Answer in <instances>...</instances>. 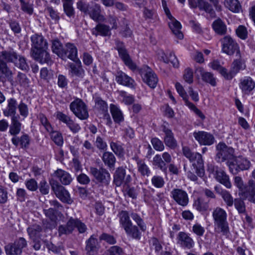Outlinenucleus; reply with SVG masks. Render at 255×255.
<instances>
[{
    "mask_svg": "<svg viewBox=\"0 0 255 255\" xmlns=\"http://www.w3.org/2000/svg\"><path fill=\"white\" fill-rule=\"evenodd\" d=\"M32 57L41 64L51 62L50 54L47 51L48 43L41 35L34 34L31 37Z\"/></svg>",
    "mask_w": 255,
    "mask_h": 255,
    "instance_id": "f257e3e1",
    "label": "nucleus"
},
{
    "mask_svg": "<svg viewBox=\"0 0 255 255\" xmlns=\"http://www.w3.org/2000/svg\"><path fill=\"white\" fill-rule=\"evenodd\" d=\"M212 217L215 232L223 236H229L230 232L226 211L221 207H216L212 212Z\"/></svg>",
    "mask_w": 255,
    "mask_h": 255,
    "instance_id": "f03ea898",
    "label": "nucleus"
},
{
    "mask_svg": "<svg viewBox=\"0 0 255 255\" xmlns=\"http://www.w3.org/2000/svg\"><path fill=\"white\" fill-rule=\"evenodd\" d=\"M183 155L187 158L190 162H193L192 167L196 170V173L199 177H203L205 175L204 161L201 154L197 152H193L187 146L182 148Z\"/></svg>",
    "mask_w": 255,
    "mask_h": 255,
    "instance_id": "7ed1b4c3",
    "label": "nucleus"
},
{
    "mask_svg": "<svg viewBox=\"0 0 255 255\" xmlns=\"http://www.w3.org/2000/svg\"><path fill=\"white\" fill-rule=\"evenodd\" d=\"M216 153L215 160L217 162L222 163L226 161H232L236 157L235 150L231 146H228L225 143L219 142L216 146Z\"/></svg>",
    "mask_w": 255,
    "mask_h": 255,
    "instance_id": "20e7f679",
    "label": "nucleus"
},
{
    "mask_svg": "<svg viewBox=\"0 0 255 255\" xmlns=\"http://www.w3.org/2000/svg\"><path fill=\"white\" fill-rule=\"evenodd\" d=\"M75 228H77L79 233H84L87 230L85 224L77 218L71 217L66 225H60L58 227V234L60 237L63 235L71 234Z\"/></svg>",
    "mask_w": 255,
    "mask_h": 255,
    "instance_id": "39448f33",
    "label": "nucleus"
},
{
    "mask_svg": "<svg viewBox=\"0 0 255 255\" xmlns=\"http://www.w3.org/2000/svg\"><path fill=\"white\" fill-rule=\"evenodd\" d=\"M227 166L230 172L233 174L236 175L241 171L249 170L251 168L252 164L247 158L236 156L232 161H229L227 163Z\"/></svg>",
    "mask_w": 255,
    "mask_h": 255,
    "instance_id": "423d86ee",
    "label": "nucleus"
},
{
    "mask_svg": "<svg viewBox=\"0 0 255 255\" xmlns=\"http://www.w3.org/2000/svg\"><path fill=\"white\" fill-rule=\"evenodd\" d=\"M208 171L214 174L216 180L224 185L227 188L231 189L232 187L229 176L226 172L218 166L210 164L208 166Z\"/></svg>",
    "mask_w": 255,
    "mask_h": 255,
    "instance_id": "0eeeda50",
    "label": "nucleus"
},
{
    "mask_svg": "<svg viewBox=\"0 0 255 255\" xmlns=\"http://www.w3.org/2000/svg\"><path fill=\"white\" fill-rule=\"evenodd\" d=\"M26 240L22 237L15 240L5 246L4 251L6 255H21L23 249L27 247Z\"/></svg>",
    "mask_w": 255,
    "mask_h": 255,
    "instance_id": "6e6552de",
    "label": "nucleus"
},
{
    "mask_svg": "<svg viewBox=\"0 0 255 255\" xmlns=\"http://www.w3.org/2000/svg\"><path fill=\"white\" fill-rule=\"evenodd\" d=\"M50 184L52 191L55 193L56 196L59 198L62 202L71 204L73 200L70 197L69 192L57 181L54 180H50Z\"/></svg>",
    "mask_w": 255,
    "mask_h": 255,
    "instance_id": "1a4fd4ad",
    "label": "nucleus"
},
{
    "mask_svg": "<svg viewBox=\"0 0 255 255\" xmlns=\"http://www.w3.org/2000/svg\"><path fill=\"white\" fill-rule=\"evenodd\" d=\"M222 51L229 55H231L236 53L237 57H241L238 44L230 36H225L222 40Z\"/></svg>",
    "mask_w": 255,
    "mask_h": 255,
    "instance_id": "9d476101",
    "label": "nucleus"
},
{
    "mask_svg": "<svg viewBox=\"0 0 255 255\" xmlns=\"http://www.w3.org/2000/svg\"><path fill=\"white\" fill-rule=\"evenodd\" d=\"M90 173L98 183L103 186H108L111 181V175L105 168L91 167Z\"/></svg>",
    "mask_w": 255,
    "mask_h": 255,
    "instance_id": "9b49d317",
    "label": "nucleus"
},
{
    "mask_svg": "<svg viewBox=\"0 0 255 255\" xmlns=\"http://www.w3.org/2000/svg\"><path fill=\"white\" fill-rule=\"evenodd\" d=\"M171 197L175 203L182 207H186L189 202L187 192L180 188H174L171 191Z\"/></svg>",
    "mask_w": 255,
    "mask_h": 255,
    "instance_id": "f8f14e48",
    "label": "nucleus"
},
{
    "mask_svg": "<svg viewBox=\"0 0 255 255\" xmlns=\"http://www.w3.org/2000/svg\"><path fill=\"white\" fill-rule=\"evenodd\" d=\"M141 76L144 82L150 88L154 89L156 87L158 80L156 75L149 67L144 68L141 72Z\"/></svg>",
    "mask_w": 255,
    "mask_h": 255,
    "instance_id": "ddd939ff",
    "label": "nucleus"
},
{
    "mask_svg": "<svg viewBox=\"0 0 255 255\" xmlns=\"http://www.w3.org/2000/svg\"><path fill=\"white\" fill-rule=\"evenodd\" d=\"M240 194L250 202L255 203V181L250 179Z\"/></svg>",
    "mask_w": 255,
    "mask_h": 255,
    "instance_id": "4468645a",
    "label": "nucleus"
},
{
    "mask_svg": "<svg viewBox=\"0 0 255 255\" xmlns=\"http://www.w3.org/2000/svg\"><path fill=\"white\" fill-rule=\"evenodd\" d=\"M193 135L201 145H211L214 143L215 140L212 134L203 131L195 132Z\"/></svg>",
    "mask_w": 255,
    "mask_h": 255,
    "instance_id": "2eb2a0df",
    "label": "nucleus"
},
{
    "mask_svg": "<svg viewBox=\"0 0 255 255\" xmlns=\"http://www.w3.org/2000/svg\"><path fill=\"white\" fill-rule=\"evenodd\" d=\"M177 243L184 249H190L194 246V242L190 235L183 232L178 233L177 237Z\"/></svg>",
    "mask_w": 255,
    "mask_h": 255,
    "instance_id": "dca6fc26",
    "label": "nucleus"
},
{
    "mask_svg": "<svg viewBox=\"0 0 255 255\" xmlns=\"http://www.w3.org/2000/svg\"><path fill=\"white\" fill-rule=\"evenodd\" d=\"M65 55L61 57V59L66 60V58H69L71 60L76 62L78 58V50L76 46L72 43H67L64 47V50L63 51Z\"/></svg>",
    "mask_w": 255,
    "mask_h": 255,
    "instance_id": "f3484780",
    "label": "nucleus"
},
{
    "mask_svg": "<svg viewBox=\"0 0 255 255\" xmlns=\"http://www.w3.org/2000/svg\"><path fill=\"white\" fill-rule=\"evenodd\" d=\"M116 80L118 84L131 88H134L135 86L134 80L122 71L117 73Z\"/></svg>",
    "mask_w": 255,
    "mask_h": 255,
    "instance_id": "a211bd4d",
    "label": "nucleus"
},
{
    "mask_svg": "<svg viewBox=\"0 0 255 255\" xmlns=\"http://www.w3.org/2000/svg\"><path fill=\"white\" fill-rule=\"evenodd\" d=\"M162 131L165 134L164 142L166 146L172 149H174L177 146V142L171 130L166 128L165 126H163Z\"/></svg>",
    "mask_w": 255,
    "mask_h": 255,
    "instance_id": "6ab92c4d",
    "label": "nucleus"
},
{
    "mask_svg": "<svg viewBox=\"0 0 255 255\" xmlns=\"http://www.w3.org/2000/svg\"><path fill=\"white\" fill-rule=\"evenodd\" d=\"M238 59L235 60L233 62L231 70L228 75L231 76L228 79H232L241 70H244L246 68L245 61L243 59L242 55L241 57H237Z\"/></svg>",
    "mask_w": 255,
    "mask_h": 255,
    "instance_id": "aec40b11",
    "label": "nucleus"
},
{
    "mask_svg": "<svg viewBox=\"0 0 255 255\" xmlns=\"http://www.w3.org/2000/svg\"><path fill=\"white\" fill-rule=\"evenodd\" d=\"M239 87L244 94L249 95L254 89L255 82L251 77H246L241 80Z\"/></svg>",
    "mask_w": 255,
    "mask_h": 255,
    "instance_id": "412c9836",
    "label": "nucleus"
},
{
    "mask_svg": "<svg viewBox=\"0 0 255 255\" xmlns=\"http://www.w3.org/2000/svg\"><path fill=\"white\" fill-rule=\"evenodd\" d=\"M169 21L168 25L173 34L179 39L183 38V34L181 31V24L171 15V17L167 16Z\"/></svg>",
    "mask_w": 255,
    "mask_h": 255,
    "instance_id": "4be33fe9",
    "label": "nucleus"
},
{
    "mask_svg": "<svg viewBox=\"0 0 255 255\" xmlns=\"http://www.w3.org/2000/svg\"><path fill=\"white\" fill-rule=\"evenodd\" d=\"M76 62L78 63L77 66L71 62L68 63L67 66L70 68L69 75L72 77L76 76L83 78L85 75V71L82 67L81 62L79 59H77Z\"/></svg>",
    "mask_w": 255,
    "mask_h": 255,
    "instance_id": "5701e85b",
    "label": "nucleus"
},
{
    "mask_svg": "<svg viewBox=\"0 0 255 255\" xmlns=\"http://www.w3.org/2000/svg\"><path fill=\"white\" fill-rule=\"evenodd\" d=\"M214 189L222 197L227 207H232L233 205L234 200L229 191L222 188L220 186H216Z\"/></svg>",
    "mask_w": 255,
    "mask_h": 255,
    "instance_id": "b1692460",
    "label": "nucleus"
},
{
    "mask_svg": "<svg viewBox=\"0 0 255 255\" xmlns=\"http://www.w3.org/2000/svg\"><path fill=\"white\" fill-rule=\"evenodd\" d=\"M175 87L177 93L182 98L183 100L185 101V105L189 107V109L190 110L193 111L194 112H199L197 111V109L195 105L188 101V94L185 91L183 87L181 85V84L178 82H177L175 85Z\"/></svg>",
    "mask_w": 255,
    "mask_h": 255,
    "instance_id": "393cba45",
    "label": "nucleus"
},
{
    "mask_svg": "<svg viewBox=\"0 0 255 255\" xmlns=\"http://www.w3.org/2000/svg\"><path fill=\"white\" fill-rule=\"evenodd\" d=\"M101 6L98 4H95L92 7H90L88 15L94 21H104L105 17L101 14Z\"/></svg>",
    "mask_w": 255,
    "mask_h": 255,
    "instance_id": "a878e982",
    "label": "nucleus"
},
{
    "mask_svg": "<svg viewBox=\"0 0 255 255\" xmlns=\"http://www.w3.org/2000/svg\"><path fill=\"white\" fill-rule=\"evenodd\" d=\"M54 176L58 178L61 183L64 185H67L71 183L72 181V178L70 174L67 172L58 169L54 173Z\"/></svg>",
    "mask_w": 255,
    "mask_h": 255,
    "instance_id": "bb28decb",
    "label": "nucleus"
},
{
    "mask_svg": "<svg viewBox=\"0 0 255 255\" xmlns=\"http://www.w3.org/2000/svg\"><path fill=\"white\" fill-rule=\"evenodd\" d=\"M118 52L119 56L127 66L132 71L136 70V64L130 59L125 48L120 50Z\"/></svg>",
    "mask_w": 255,
    "mask_h": 255,
    "instance_id": "cd10ccee",
    "label": "nucleus"
},
{
    "mask_svg": "<svg viewBox=\"0 0 255 255\" xmlns=\"http://www.w3.org/2000/svg\"><path fill=\"white\" fill-rule=\"evenodd\" d=\"M98 240L92 235L86 241V250L89 255H94L98 250Z\"/></svg>",
    "mask_w": 255,
    "mask_h": 255,
    "instance_id": "c85d7f7f",
    "label": "nucleus"
},
{
    "mask_svg": "<svg viewBox=\"0 0 255 255\" xmlns=\"http://www.w3.org/2000/svg\"><path fill=\"white\" fill-rule=\"evenodd\" d=\"M138 226L133 225L132 223L124 230L127 236L132 239L139 240L141 237V232Z\"/></svg>",
    "mask_w": 255,
    "mask_h": 255,
    "instance_id": "c756f323",
    "label": "nucleus"
},
{
    "mask_svg": "<svg viewBox=\"0 0 255 255\" xmlns=\"http://www.w3.org/2000/svg\"><path fill=\"white\" fill-rule=\"evenodd\" d=\"M18 58V55L13 50L2 51L0 53V60L7 62H14Z\"/></svg>",
    "mask_w": 255,
    "mask_h": 255,
    "instance_id": "7c9ffc66",
    "label": "nucleus"
},
{
    "mask_svg": "<svg viewBox=\"0 0 255 255\" xmlns=\"http://www.w3.org/2000/svg\"><path fill=\"white\" fill-rule=\"evenodd\" d=\"M188 2L191 7H198L200 9L204 10L209 13L211 12L212 10L211 6L202 0H188Z\"/></svg>",
    "mask_w": 255,
    "mask_h": 255,
    "instance_id": "2f4dec72",
    "label": "nucleus"
},
{
    "mask_svg": "<svg viewBox=\"0 0 255 255\" xmlns=\"http://www.w3.org/2000/svg\"><path fill=\"white\" fill-rule=\"evenodd\" d=\"M125 176V168L120 167L116 169L114 175V183L116 186L119 187L124 183Z\"/></svg>",
    "mask_w": 255,
    "mask_h": 255,
    "instance_id": "473e14b6",
    "label": "nucleus"
},
{
    "mask_svg": "<svg viewBox=\"0 0 255 255\" xmlns=\"http://www.w3.org/2000/svg\"><path fill=\"white\" fill-rule=\"evenodd\" d=\"M11 141L16 146L19 144L21 148H26L29 145L30 139L28 135L26 134H24L21 136L20 137L16 136L12 137Z\"/></svg>",
    "mask_w": 255,
    "mask_h": 255,
    "instance_id": "72a5a7b5",
    "label": "nucleus"
},
{
    "mask_svg": "<svg viewBox=\"0 0 255 255\" xmlns=\"http://www.w3.org/2000/svg\"><path fill=\"white\" fill-rule=\"evenodd\" d=\"M72 112H86L87 106L85 103L80 99L74 100L70 105Z\"/></svg>",
    "mask_w": 255,
    "mask_h": 255,
    "instance_id": "f704fd0d",
    "label": "nucleus"
},
{
    "mask_svg": "<svg viewBox=\"0 0 255 255\" xmlns=\"http://www.w3.org/2000/svg\"><path fill=\"white\" fill-rule=\"evenodd\" d=\"M121 226L125 229L132 223L130 220L129 215L128 211H121L118 215Z\"/></svg>",
    "mask_w": 255,
    "mask_h": 255,
    "instance_id": "c9c22d12",
    "label": "nucleus"
},
{
    "mask_svg": "<svg viewBox=\"0 0 255 255\" xmlns=\"http://www.w3.org/2000/svg\"><path fill=\"white\" fill-rule=\"evenodd\" d=\"M138 171L141 176L148 177L151 174V171L145 161L139 158L136 159Z\"/></svg>",
    "mask_w": 255,
    "mask_h": 255,
    "instance_id": "e433bc0d",
    "label": "nucleus"
},
{
    "mask_svg": "<svg viewBox=\"0 0 255 255\" xmlns=\"http://www.w3.org/2000/svg\"><path fill=\"white\" fill-rule=\"evenodd\" d=\"M102 160L106 166L110 168H114L116 162V157L111 152H105L102 157Z\"/></svg>",
    "mask_w": 255,
    "mask_h": 255,
    "instance_id": "4c0bfd02",
    "label": "nucleus"
},
{
    "mask_svg": "<svg viewBox=\"0 0 255 255\" xmlns=\"http://www.w3.org/2000/svg\"><path fill=\"white\" fill-rule=\"evenodd\" d=\"M212 27L216 33L219 35H224L227 32V26L220 19H218L213 22Z\"/></svg>",
    "mask_w": 255,
    "mask_h": 255,
    "instance_id": "58836bf2",
    "label": "nucleus"
},
{
    "mask_svg": "<svg viewBox=\"0 0 255 255\" xmlns=\"http://www.w3.org/2000/svg\"><path fill=\"white\" fill-rule=\"evenodd\" d=\"M197 71L200 73L202 79L204 81L209 83L212 86H216V79L211 73L205 72L202 68H199Z\"/></svg>",
    "mask_w": 255,
    "mask_h": 255,
    "instance_id": "ea45409f",
    "label": "nucleus"
},
{
    "mask_svg": "<svg viewBox=\"0 0 255 255\" xmlns=\"http://www.w3.org/2000/svg\"><path fill=\"white\" fill-rule=\"evenodd\" d=\"M208 65L212 69L218 71L226 79H229V78L231 77V76L228 75L227 70L226 68L223 67L220 65V62L218 61L214 60L213 61L209 63Z\"/></svg>",
    "mask_w": 255,
    "mask_h": 255,
    "instance_id": "a19ab883",
    "label": "nucleus"
},
{
    "mask_svg": "<svg viewBox=\"0 0 255 255\" xmlns=\"http://www.w3.org/2000/svg\"><path fill=\"white\" fill-rule=\"evenodd\" d=\"M152 165L159 169L162 172L166 173L167 170L166 164L160 154H156L153 158Z\"/></svg>",
    "mask_w": 255,
    "mask_h": 255,
    "instance_id": "79ce46f5",
    "label": "nucleus"
},
{
    "mask_svg": "<svg viewBox=\"0 0 255 255\" xmlns=\"http://www.w3.org/2000/svg\"><path fill=\"white\" fill-rule=\"evenodd\" d=\"M52 52L56 54L58 57L61 58L65 55L63 51L64 50L62 43L57 39H55L52 42Z\"/></svg>",
    "mask_w": 255,
    "mask_h": 255,
    "instance_id": "37998d69",
    "label": "nucleus"
},
{
    "mask_svg": "<svg viewBox=\"0 0 255 255\" xmlns=\"http://www.w3.org/2000/svg\"><path fill=\"white\" fill-rule=\"evenodd\" d=\"M225 6L234 12H239L241 9V5L238 0H225Z\"/></svg>",
    "mask_w": 255,
    "mask_h": 255,
    "instance_id": "c03bdc74",
    "label": "nucleus"
},
{
    "mask_svg": "<svg viewBox=\"0 0 255 255\" xmlns=\"http://www.w3.org/2000/svg\"><path fill=\"white\" fill-rule=\"evenodd\" d=\"M130 216L132 220L135 221L142 232H145L146 230V226L142 219L136 213L132 212Z\"/></svg>",
    "mask_w": 255,
    "mask_h": 255,
    "instance_id": "a18cd8bd",
    "label": "nucleus"
},
{
    "mask_svg": "<svg viewBox=\"0 0 255 255\" xmlns=\"http://www.w3.org/2000/svg\"><path fill=\"white\" fill-rule=\"evenodd\" d=\"M151 183L152 186L156 188H161L165 184L163 178L157 175H154L151 177Z\"/></svg>",
    "mask_w": 255,
    "mask_h": 255,
    "instance_id": "49530a36",
    "label": "nucleus"
},
{
    "mask_svg": "<svg viewBox=\"0 0 255 255\" xmlns=\"http://www.w3.org/2000/svg\"><path fill=\"white\" fill-rule=\"evenodd\" d=\"M0 71L9 81H12V72L8 68L6 63L0 60Z\"/></svg>",
    "mask_w": 255,
    "mask_h": 255,
    "instance_id": "de8ad7c7",
    "label": "nucleus"
},
{
    "mask_svg": "<svg viewBox=\"0 0 255 255\" xmlns=\"http://www.w3.org/2000/svg\"><path fill=\"white\" fill-rule=\"evenodd\" d=\"M0 71L9 81H12V72L8 68L6 63L0 60Z\"/></svg>",
    "mask_w": 255,
    "mask_h": 255,
    "instance_id": "09e8293b",
    "label": "nucleus"
},
{
    "mask_svg": "<svg viewBox=\"0 0 255 255\" xmlns=\"http://www.w3.org/2000/svg\"><path fill=\"white\" fill-rule=\"evenodd\" d=\"M196 209L199 211H205L209 208L208 202L205 201L202 198H198L194 203Z\"/></svg>",
    "mask_w": 255,
    "mask_h": 255,
    "instance_id": "8fccbe9b",
    "label": "nucleus"
},
{
    "mask_svg": "<svg viewBox=\"0 0 255 255\" xmlns=\"http://www.w3.org/2000/svg\"><path fill=\"white\" fill-rule=\"evenodd\" d=\"M235 208L239 214H244L246 213V205L244 201L240 198H236L234 201Z\"/></svg>",
    "mask_w": 255,
    "mask_h": 255,
    "instance_id": "3c124183",
    "label": "nucleus"
},
{
    "mask_svg": "<svg viewBox=\"0 0 255 255\" xmlns=\"http://www.w3.org/2000/svg\"><path fill=\"white\" fill-rule=\"evenodd\" d=\"M95 30L99 34L102 36H107L111 34V29L109 26L105 24H98L95 27Z\"/></svg>",
    "mask_w": 255,
    "mask_h": 255,
    "instance_id": "603ef678",
    "label": "nucleus"
},
{
    "mask_svg": "<svg viewBox=\"0 0 255 255\" xmlns=\"http://www.w3.org/2000/svg\"><path fill=\"white\" fill-rule=\"evenodd\" d=\"M151 143L155 150L159 151H163L164 149V145L161 140L157 137L152 138Z\"/></svg>",
    "mask_w": 255,
    "mask_h": 255,
    "instance_id": "864d4df0",
    "label": "nucleus"
},
{
    "mask_svg": "<svg viewBox=\"0 0 255 255\" xmlns=\"http://www.w3.org/2000/svg\"><path fill=\"white\" fill-rule=\"evenodd\" d=\"M95 107L99 110L102 111H107L108 105L105 101L102 100L100 98L97 97L95 99Z\"/></svg>",
    "mask_w": 255,
    "mask_h": 255,
    "instance_id": "5fc2aeb1",
    "label": "nucleus"
},
{
    "mask_svg": "<svg viewBox=\"0 0 255 255\" xmlns=\"http://www.w3.org/2000/svg\"><path fill=\"white\" fill-rule=\"evenodd\" d=\"M15 65L22 70H27L28 66L25 59L23 57L18 55V58L14 62Z\"/></svg>",
    "mask_w": 255,
    "mask_h": 255,
    "instance_id": "6e6d98bb",
    "label": "nucleus"
},
{
    "mask_svg": "<svg viewBox=\"0 0 255 255\" xmlns=\"http://www.w3.org/2000/svg\"><path fill=\"white\" fill-rule=\"evenodd\" d=\"M41 227L37 225H33L31 227L27 229V232L30 237L34 238L39 235V234L41 231Z\"/></svg>",
    "mask_w": 255,
    "mask_h": 255,
    "instance_id": "4d7b16f0",
    "label": "nucleus"
},
{
    "mask_svg": "<svg viewBox=\"0 0 255 255\" xmlns=\"http://www.w3.org/2000/svg\"><path fill=\"white\" fill-rule=\"evenodd\" d=\"M21 130V124L19 122L15 121L12 122L11 125L10 127L9 132L11 135L18 134Z\"/></svg>",
    "mask_w": 255,
    "mask_h": 255,
    "instance_id": "13d9d810",
    "label": "nucleus"
},
{
    "mask_svg": "<svg viewBox=\"0 0 255 255\" xmlns=\"http://www.w3.org/2000/svg\"><path fill=\"white\" fill-rule=\"evenodd\" d=\"M168 52L167 53H165V52L162 50V49H158L156 51V57L157 58L161 61H162L165 63H169V58L168 57Z\"/></svg>",
    "mask_w": 255,
    "mask_h": 255,
    "instance_id": "bf43d9fd",
    "label": "nucleus"
},
{
    "mask_svg": "<svg viewBox=\"0 0 255 255\" xmlns=\"http://www.w3.org/2000/svg\"><path fill=\"white\" fill-rule=\"evenodd\" d=\"M25 185L27 189L31 191H35L38 189V185L34 179H29L25 181Z\"/></svg>",
    "mask_w": 255,
    "mask_h": 255,
    "instance_id": "052dcab7",
    "label": "nucleus"
},
{
    "mask_svg": "<svg viewBox=\"0 0 255 255\" xmlns=\"http://www.w3.org/2000/svg\"><path fill=\"white\" fill-rule=\"evenodd\" d=\"M51 137L52 140L57 145H61L63 144V137L60 133L57 131H53L51 133Z\"/></svg>",
    "mask_w": 255,
    "mask_h": 255,
    "instance_id": "680f3d73",
    "label": "nucleus"
},
{
    "mask_svg": "<svg viewBox=\"0 0 255 255\" xmlns=\"http://www.w3.org/2000/svg\"><path fill=\"white\" fill-rule=\"evenodd\" d=\"M77 7L81 12L85 14H87L89 12L90 6L88 3L82 0H80L77 2Z\"/></svg>",
    "mask_w": 255,
    "mask_h": 255,
    "instance_id": "e2e57ef3",
    "label": "nucleus"
},
{
    "mask_svg": "<svg viewBox=\"0 0 255 255\" xmlns=\"http://www.w3.org/2000/svg\"><path fill=\"white\" fill-rule=\"evenodd\" d=\"M110 146L113 152L117 155H121L124 153L122 146L117 142L112 141L110 143Z\"/></svg>",
    "mask_w": 255,
    "mask_h": 255,
    "instance_id": "0e129e2a",
    "label": "nucleus"
},
{
    "mask_svg": "<svg viewBox=\"0 0 255 255\" xmlns=\"http://www.w3.org/2000/svg\"><path fill=\"white\" fill-rule=\"evenodd\" d=\"M19 0L22 10L28 14H31L33 13V4L29 2H25L23 0Z\"/></svg>",
    "mask_w": 255,
    "mask_h": 255,
    "instance_id": "69168bd1",
    "label": "nucleus"
},
{
    "mask_svg": "<svg viewBox=\"0 0 255 255\" xmlns=\"http://www.w3.org/2000/svg\"><path fill=\"white\" fill-rule=\"evenodd\" d=\"M234 183L239 189L240 194L245 186L243 178L239 176H235L234 178Z\"/></svg>",
    "mask_w": 255,
    "mask_h": 255,
    "instance_id": "338daca9",
    "label": "nucleus"
},
{
    "mask_svg": "<svg viewBox=\"0 0 255 255\" xmlns=\"http://www.w3.org/2000/svg\"><path fill=\"white\" fill-rule=\"evenodd\" d=\"M108 254L110 255H122L123 251L122 249L117 246H114L110 247L109 250H107Z\"/></svg>",
    "mask_w": 255,
    "mask_h": 255,
    "instance_id": "774afa93",
    "label": "nucleus"
}]
</instances>
